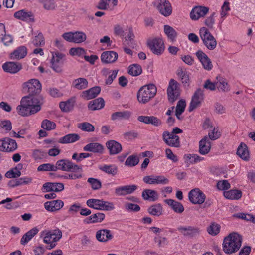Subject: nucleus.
<instances>
[{
	"label": "nucleus",
	"mask_w": 255,
	"mask_h": 255,
	"mask_svg": "<svg viewBox=\"0 0 255 255\" xmlns=\"http://www.w3.org/2000/svg\"><path fill=\"white\" fill-rule=\"evenodd\" d=\"M43 98L39 95H29L22 98L20 105L16 108L17 113L22 116L33 115L41 110Z\"/></svg>",
	"instance_id": "obj_1"
},
{
	"label": "nucleus",
	"mask_w": 255,
	"mask_h": 255,
	"mask_svg": "<svg viewBox=\"0 0 255 255\" xmlns=\"http://www.w3.org/2000/svg\"><path fill=\"white\" fill-rule=\"evenodd\" d=\"M40 237L43 242L46 244V249L51 250L54 248L57 243L62 237V231L58 228L53 229H45L40 232Z\"/></svg>",
	"instance_id": "obj_2"
},
{
	"label": "nucleus",
	"mask_w": 255,
	"mask_h": 255,
	"mask_svg": "<svg viewBox=\"0 0 255 255\" xmlns=\"http://www.w3.org/2000/svg\"><path fill=\"white\" fill-rule=\"evenodd\" d=\"M242 237L236 233L230 234L226 237L223 243V250L227 254L237 252L242 245Z\"/></svg>",
	"instance_id": "obj_3"
},
{
	"label": "nucleus",
	"mask_w": 255,
	"mask_h": 255,
	"mask_svg": "<svg viewBox=\"0 0 255 255\" xmlns=\"http://www.w3.org/2000/svg\"><path fill=\"white\" fill-rule=\"evenodd\" d=\"M157 89L154 84H149L141 87L137 93L139 102L145 104L148 102L156 95Z\"/></svg>",
	"instance_id": "obj_4"
},
{
	"label": "nucleus",
	"mask_w": 255,
	"mask_h": 255,
	"mask_svg": "<svg viewBox=\"0 0 255 255\" xmlns=\"http://www.w3.org/2000/svg\"><path fill=\"white\" fill-rule=\"evenodd\" d=\"M87 205L90 208L99 210L111 211L115 209L112 202L96 199H90L86 202Z\"/></svg>",
	"instance_id": "obj_5"
},
{
	"label": "nucleus",
	"mask_w": 255,
	"mask_h": 255,
	"mask_svg": "<svg viewBox=\"0 0 255 255\" xmlns=\"http://www.w3.org/2000/svg\"><path fill=\"white\" fill-rule=\"evenodd\" d=\"M200 36L204 45L209 50H214L217 45V41L214 36L206 27L200 29Z\"/></svg>",
	"instance_id": "obj_6"
},
{
	"label": "nucleus",
	"mask_w": 255,
	"mask_h": 255,
	"mask_svg": "<svg viewBox=\"0 0 255 255\" xmlns=\"http://www.w3.org/2000/svg\"><path fill=\"white\" fill-rule=\"evenodd\" d=\"M23 91L29 95H37L41 91V84L36 79H31L22 84Z\"/></svg>",
	"instance_id": "obj_7"
},
{
	"label": "nucleus",
	"mask_w": 255,
	"mask_h": 255,
	"mask_svg": "<svg viewBox=\"0 0 255 255\" xmlns=\"http://www.w3.org/2000/svg\"><path fill=\"white\" fill-rule=\"evenodd\" d=\"M55 171L60 170L63 171H76V170H80L82 171L81 166H78L72 161L67 159H61L58 160L55 164Z\"/></svg>",
	"instance_id": "obj_8"
},
{
	"label": "nucleus",
	"mask_w": 255,
	"mask_h": 255,
	"mask_svg": "<svg viewBox=\"0 0 255 255\" xmlns=\"http://www.w3.org/2000/svg\"><path fill=\"white\" fill-rule=\"evenodd\" d=\"M147 44L151 52L157 55H161L165 50V46L163 40L159 38L149 39Z\"/></svg>",
	"instance_id": "obj_9"
},
{
	"label": "nucleus",
	"mask_w": 255,
	"mask_h": 255,
	"mask_svg": "<svg viewBox=\"0 0 255 255\" xmlns=\"http://www.w3.org/2000/svg\"><path fill=\"white\" fill-rule=\"evenodd\" d=\"M168 100L173 103L179 97L180 89L179 84L173 79H170L167 90Z\"/></svg>",
	"instance_id": "obj_10"
},
{
	"label": "nucleus",
	"mask_w": 255,
	"mask_h": 255,
	"mask_svg": "<svg viewBox=\"0 0 255 255\" xmlns=\"http://www.w3.org/2000/svg\"><path fill=\"white\" fill-rule=\"evenodd\" d=\"M189 201L194 204H201L206 199L205 194L199 188L191 190L188 193Z\"/></svg>",
	"instance_id": "obj_11"
},
{
	"label": "nucleus",
	"mask_w": 255,
	"mask_h": 255,
	"mask_svg": "<svg viewBox=\"0 0 255 255\" xmlns=\"http://www.w3.org/2000/svg\"><path fill=\"white\" fill-rule=\"evenodd\" d=\"M177 230L184 236L191 238L199 236L201 233L200 228L196 226H180L178 227Z\"/></svg>",
	"instance_id": "obj_12"
},
{
	"label": "nucleus",
	"mask_w": 255,
	"mask_h": 255,
	"mask_svg": "<svg viewBox=\"0 0 255 255\" xmlns=\"http://www.w3.org/2000/svg\"><path fill=\"white\" fill-rule=\"evenodd\" d=\"M204 98V91L198 88L194 92L189 107V111L191 112L199 107Z\"/></svg>",
	"instance_id": "obj_13"
},
{
	"label": "nucleus",
	"mask_w": 255,
	"mask_h": 255,
	"mask_svg": "<svg viewBox=\"0 0 255 255\" xmlns=\"http://www.w3.org/2000/svg\"><path fill=\"white\" fill-rule=\"evenodd\" d=\"M157 9L165 16H169L172 12L171 5L167 0H159Z\"/></svg>",
	"instance_id": "obj_14"
},
{
	"label": "nucleus",
	"mask_w": 255,
	"mask_h": 255,
	"mask_svg": "<svg viewBox=\"0 0 255 255\" xmlns=\"http://www.w3.org/2000/svg\"><path fill=\"white\" fill-rule=\"evenodd\" d=\"M209 12V8L205 6H195L190 12V17L192 20H196L200 17H204Z\"/></svg>",
	"instance_id": "obj_15"
},
{
	"label": "nucleus",
	"mask_w": 255,
	"mask_h": 255,
	"mask_svg": "<svg viewBox=\"0 0 255 255\" xmlns=\"http://www.w3.org/2000/svg\"><path fill=\"white\" fill-rule=\"evenodd\" d=\"M196 55L205 70L209 71L212 69L213 65L212 62L204 52L201 50H198L196 53Z\"/></svg>",
	"instance_id": "obj_16"
},
{
	"label": "nucleus",
	"mask_w": 255,
	"mask_h": 255,
	"mask_svg": "<svg viewBox=\"0 0 255 255\" xmlns=\"http://www.w3.org/2000/svg\"><path fill=\"white\" fill-rule=\"evenodd\" d=\"M15 18L25 21H34V17L31 11H28L25 9L19 10L14 14Z\"/></svg>",
	"instance_id": "obj_17"
},
{
	"label": "nucleus",
	"mask_w": 255,
	"mask_h": 255,
	"mask_svg": "<svg viewBox=\"0 0 255 255\" xmlns=\"http://www.w3.org/2000/svg\"><path fill=\"white\" fill-rule=\"evenodd\" d=\"M137 189L135 185L119 186L115 188V193L117 196H125L132 193Z\"/></svg>",
	"instance_id": "obj_18"
},
{
	"label": "nucleus",
	"mask_w": 255,
	"mask_h": 255,
	"mask_svg": "<svg viewBox=\"0 0 255 255\" xmlns=\"http://www.w3.org/2000/svg\"><path fill=\"white\" fill-rule=\"evenodd\" d=\"M64 188V184L62 183L47 182L43 185L42 190L43 192H60Z\"/></svg>",
	"instance_id": "obj_19"
},
{
	"label": "nucleus",
	"mask_w": 255,
	"mask_h": 255,
	"mask_svg": "<svg viewBox=\"0 0 255 255\" xmlns=\"http://www.w3.org/2000/svg\"><path fill=\"white\" fill-rule=\"evenodd\" d=\"M3 70L8 73L15 74L22 69V65L19 62H7L2 65Z\"/></svg>",
	"instance_id": "obj_20"
},
{
	"label": "nucleus",
	"mask_w": 255,
	"mask_h": 255,
	"mask_svg": "<svg viewBox=\"0 0 255 255\" xmlns=\"http://www.w3.org/2000/svg\"><path fill=\"white\" fill-rule=\"evenodd\" d=\"M44 208L48 211L54 212L60 210L64 206V202L61 200H55L46 202Z\"/></svg>",
	"instance_id": "obj_21"
},
{
	"label": "nucleus",
	"mask_w": 255,
	"mask_h": 255,
	"mask_svg": "<svg viewBox=\"0 0 255 255\" xmlns=\"http://www.w3.org/2000/svg\"><path fill=\"white\" fill-rule=\"evenodd\" d=\"M137 120L146 124H151L155 127H158L162 124L159 118L153 116H140L137 118Z\"/></svg>",
	"instance_id": "obj_22"
},
{
	"label": "nucleus",
	"mask_w": 255,
	"mask_h": 255,
	"mask_svg": "<svg viewBox=\"0 0 255 255\" xmlns=\"http://www.w3.org/2000/svg\"><path fill=\"white\" fill-rule=\"evenodd\" d=\"M118 54L113 51H107L103 52L101 59L103 63H111L115 62L118 58Z\"/></svg>",
	"instance_id": "obj_23"
},
{
	"label": "nucleus",
	"mask_w": 255,
	"mask_h": 255,
	"mask_svg": "<svg viewBox=\"0 0 255 255\" xmlns=\"http://www.w3.org/2000/svg\"><path fill=\"white\" fill-rule=\"evenodd\" d=\"M211 149V142L207 136L204 137L199 142V152L202 155L208 154Z\"/></svg>",
	"instance_id": "obj_24"
},
{
	"label": "nucleus",
	"mask_w": 255,
	"mask_h": 255,
	"mask_svg": "<svg viewBox=\"0 0 255 255\" xmlns=\"http://www.w3.org/2000/svg\"><path fill=\"white\" fill-rule=\"evenodd\" d=\"M164 202L177 214H181L184 211V207L183 205L179 202L171 199H166L164 200Z\"/></svg>",
	"instance_id": "obj_25"
},
{
	"label": "nucleus",
	"mask_w": 255,
	"mask_h": 255,
	"mask_svg": "<svg viewBox=\"0 0 255 255\" xmlns=\"http://www.w3.org/2000/svg\"><path fill=\"white\" fill-rule=\"evenodd\" d=\"M97 240L101 242H106L113 238L111 231L107 229H102L97 231L96 234Z\"/></svg>",
	"instance_id": "obj_26"
},
{
	"label": "nucleus",
	"mask_w": 255,
	"mask_h": 255,
	"mask_svg": "<svg viewBox=\"0 0 255 255\" xmlns=\"http://www.w3.org/2000/svg\"><path fill=\"white\" fill-rule=\"evenodd\" d=\"M83 150L85 151L101 154L103 152L104 147L99 143L93 142L85 145L83 147Z\"/></svg>",
	"instance_id": "obj_27"
},
{
	"label": "nucleus",
	"mask_w": 255,
	"mask_h": 255,
	"mask_svg": "<svg viewBox=\"0 0 255 255\" xmlns=\"http://www.w3.org/2000/svg\"><path fill=\"white\" fill-rule=\"evenodd\" d=\"M101 88L99 86L92 87L87 90L83 91L82 97L86 100H89L96 97L100 92Z\"/></svg>",
	"instance_id": "obj_28"
},
{
	"label": "nucleus",
	"mask_w": 255,
	"mask_h": 255,
	"mask_svg": "<svg viewBox=\"0 0 255 255\" xmlns=\"http://www.w3.org/2000/svg\"><path fill=\"white\" fill-rule=\"evenodd\" d=\"M27 55V49L25 46H20L11 53L10 58L13 60H19L23 58Z\"/></svg>",
	"instance_id": "obj_29"
},
{
	"label": "nucleus",
	"mask_w": 255,
	"mask_h": 255,
	"mask_svg": "<svg viewBox=\"0 0 255 255\" xmlns=\"http://www.w3.org/2000/svg\"><path fill=\"white\" fill-rule=\"evenodd\" d=\"M39 232V229L35 227L25 233L20 240V244L22 245H26Z\"/></svg>",
	"instance_id": "obj_30"
},
{
	"label": "nucleus",
	"mask_w": 255,
	"mask_h": 255,
	"mask_svg": "<svg viewBox=\"0 0 255 255\" xmlns=\"http://www.w3.org/2000/svg\"><path fill=\"white\" fill-rule=\"evenodd\" d=\"M17 148V144L15 140L8 137L4 138V149H1L2 151L12 152Z\"/></svg>",
	"instance_id": "obj_31"
},
{
	"label": "nucleus",
	"mask_w": 255,
	"mask_h": 255,
	"mask_svg": "<svg viewBox=\"0 0 255 255\" xmlns=\"http://www.w3.org/2000/svg\"><path fill=\"white\" fill-rule=\"evenodd\" d=\"M237 154L245 161L249 160V151L247 145L244 143L242 142L240 143L237 151Z\"/></svg>",
	"instance_id": "obj_32"
},
{
	"label": "nucleus",
	"mask_w": 255,
	"mask_h": 255,
	"mask_svg": "<svg viewBox=\"0 0 255 255\" xmlns=\"http://www.w3.org/2000/svg\"><path fill=\"white\" fill-rule=\"evenodd\" d=\"M106 146L111 155L117 154L122 150L121 144L115 140L108 141Z\"/></svg>",
	"instance_id": "obj_33"
},
{
	"label": "nucleus",
	"mask_w": 255,
	"mask_h": 255,
	"mask_svg": "<svg viewBox=\"0 0 255 255\" xmlns=\"http://www.w3.org/2000/svg\"><path fill=\"white\" fill-rule=\"evenodd\" d=\"M142 197L145 200L154 202L158 200L159 196L155 190L145 189L142 193Z\"/></svg>",
	"instance_id": "obj_34"
},
{
	"label": "nucleus",
	"mask_w": 255,
	"mask_h": 255,
	"mask_svg": "<svg viewBox=\"0 0 255 255\" xmlns=\"http://www.w3.org/2000/svg\"><path fill=\"white\" fill-rule=\"evenodd\" d=\"M105 105V102L102 98H98L90 101L88 108L92 111L98 110L103 108Z\"/></svg>",
	"instance_id": "obj_35"
},
{
	"label": "nucleus",
	"mask_w": 255,
	"mask_h": 255,
	"mask_svg": "<svg viewBox=\"0 0 255 255\" xmlns=\"http://www.w3.org/2000/svg\"><path fill=\"white\" fill-rule=\"evenodd\" d=\"M80 139V136L76 133H70L60 138L58 142L62 144H68L75 142Z\"/></svg>",
	"instance_id": "obj_36"
},
{
	"label": "nucleus",
	"mask_w": 255,
	"mask_h": 255,
	"mask_svg": "<svg viewBox=\"0 0 255 255\" xmlns=\"http://www.w3.org/2000/svg\"><path fill=\"white\" fill-rule=\"evenodd\" d=\"M177 74L180 78L183 85L185 87H188L190 83V79L187 71L180 67L177 70Z\"/></svg>",
	"instance_id": "obj_37"
},
{
	"label": "nucleus",
	"mask_w": 255,
	"mask_h": 255,
	"mask_svg": "<svg viewBox=\"0 0 255 255\" xmlns=\"http://www.w3.org/2000/svg\"><path fill=\"white\" fill-rule=\"evenodd\" d=\"M105 217V214L99 212L92 214L88 218L85 219L84 222L87 224L101 222Z\"/></svg>",
	"instance_id": "obj_38"
},
{
	"label": "nucleus",
	"mask_w": 255,
	"mask_h": 255,
	"mask_svg": "<svg viewBox=\"0 0 255 255\" xmlns=\"http://www.w3.org/2000/svg\"><path fill=\"white\" fill-rule=\"evenodd\" d=\"M148 213L153 216H160L163 214V209L160 204H156L150 206L148 208Z\"/></svg>",
	"instance_id": "obj_39"
},
{
	"label": "nucleus",
	"mask_w": 255,
	"mask_h": 255,
	"mask_svg": "<svg viewBox=\"0 0 255 255\" xmlns=\"http://www.w3.org/2000/svg\"><path fill=\"white\" fill-rule=\"evenodd\" d=\"M242 192L238 190H230L224 192V197L229 199L238 200L242 197Z\"/></svg>",
	"instance_id": "obj_40"
},
{
	"label": "nucleus",
	"mask_w": 255,
	"mask_h": 255,
	"mask_svg": "<svg viewBox=\"0 0 255 255\" xmlns=\"http://www.w3.org/2000/svg\"><path fill=\"white\" fill-rule=\"evenodd\" d=\"M74 103L75 100L73 99H70L65 102H61L59 103V107L63 112H69L73 109Z\"/></svg>",
	"instance_id": "obj_41"
},
{
	"label": "nucleus",
	"mask_w": 255,
	"mask_h": 255,
	"mask_svg": "<svg viewBox=\"0 0 255 255\" xmlns=\"http://www.w3.org/2000/svg\"><path fill=\"white\" fill-rule=\"evenodd\" d=\"M131 115L130 112L125 111L122 112H116L111 115V119L113 121L116 120H127Z\"/></svg>",
	"instance_id": "obj_42"
},
{
	"label": "nucleus",
	"mask_w": 255,
	"mask_h": 255,
	"mask_svg": "<svg viewBox=\"0 0 255 255\" xmlns=\"http://www.w3.org/2000/svg\"><path fill=\"white\" fill-rule=\"evenodd\" d=\"M111 3L113 6L117 4V0H100L97 7L101 10H107L110 8Z\"/></svg>",
	"instance_id": "obj_43"
},
{
	"label": "nucleus",
	"mask_w": 255,
	"mask_h": 255,
	"mask_svg": "<svg viewBox=\"0 0 255 255\" xmlns=\"http://www.w3.org/2000/svg\"><path fill=\"white\" fill-rule=\"evenodd\" d=\"M142 72L141 66L137 64H133L130 65L128 68V73L133 76H137Z\"/></svg>",
	"instance_id": "obj_44"
},
{
	"label": "nucleus",
	"mask_w": 255,
	"mask_h": 255,
	"mask_svg": "<svg viewBox=\"0 0 255 255\" xmlns=\"http://www.w3.org/2000/svg\"><path fill=\"white\" fill-rule=\"evenodd\" d=\"M99 169L101 171L112 176H115L118 172V168L115 165H104L99 167Z\"/></svg>",
	"instance_id": "obj_45"
},
{
	"label": "nucleus",
	"mask_w": 255,
	"mask_h": 255,
	"mask_svg": "<svg viewBox=\"0 0 255 255\" xmlns=\"http://www.w3.org/2000/svg\"><path fill=\"white\" fill-rule=\"evenodd\" d=\"M88 81L84 78H79L73 81L74 87L78 90L85 89L88 86Z\"/></svg>",
	"instance_id": "obj_46"
},
{
	"label": "nucleus",
	"mask_w": 255,
	"mask_h": 255,
	"mask_svg": "<svg viewBox=\"0 0 255 255\" xmlns=\"http://www.w3.org/2000/svg\"><path fill=\"white\" fill-rule=\"evenodd\" d=\"M217 79L218 81V82L217 83V87L219 90L224 92L229 91L230 86L226 79L221 77H217Z\"/></svg>",
	"instance_id": "obj_47"
},
{
	"label": "nucleus",
	"mask_w": 255,
	"mask_h": 255,
	"mask_svg": "<svg viewBox=\"0 0 255 255\" xmlns=\"http://www.w3.org/2000/svg\"><path fill=\"white\" fill-rule=\"evenodd\" d=\"M164 30L168 38L172 41H174L177 36V32L175 29L169 25H164Z\"/></svg>",
	"instance_id": "obj_48"
},
{
	"label": "nucleus",
	"mask_w": 255,
	"mask_h": 255,
	"mask_svg": "<svg viewBox=\"0 0 255 255\" xmlns=\"http://www.w3.org/2000/svg\"><path fill=\"white\" fill-rule=\"evenodd\" d=\"M184 159H185L186 162L189 160L190 163L193 164L203 160L204 158L196 154H189L184 156Z\"/></svg>",
	"instance_id": "obj_49"
},
{
	"label": "nucleus",
	"mask_w": 255,
	"mask_h": 255,
	"mask_svg": "<svg viewBox=\"0 0 255 255\" xmlns=\"http://www.w3.org/2000/svg\"><path fill=\"white\" fill-rule=\"evenodd\" d=\"M86 39V34L82 32H75L73 33V42L80 43Z\"/></svg>",
	"instance_id": "obj_50"
},
{
	"label": "nucleus",
	"mask_w": 255,
	"mask_h": 255,
	"mask_svg": "<svg viewBox=\"0 0 255 255\" xmlns=\"http://www.w3.org/2000/svg\"><path fill=\"white\" fill-rule=\"evenodd\" d=\"M41 127L46 130H51L54 129L56 128V124L54 122L45 119L41 123Z\"/></svg>",
	"instance_id": "obj_51"
},
{
	"label": "nucleus",
	"mask_w": 255,
	"mask_h": 255,
	"mask_svg": "<svg viewBox=\"0 0 255 255\" xmlns=\"http://www.w3.org/2000/svg\"><path fill=\"white\" fill-rule=\"evenodd\" d=\"M71 172L73 173L67 174L65 175H62L61 177L66 179L75 180L77 179L80 178L82 177V171H81L80 170H76V171Z\"/></svg>",
	"instance_id": "obj_52"
},
{
	"label": "nucleus",
	"mask_w": 255,
	"mask_h": 255,
	"mask_svg": "<svg viewBox=\"0 0 255 255\" xmlns=\"http://www.w3.org/2000/svg\"><path fill=\"white\" fill-rule=\"evenodd\" d=\"M78 127L82 131L89 132H93L95 129L94 126L88 122L80 123L79 124Z\"/></svg>",
	"instance_id": "obj_53"
},
{
	"label": "nucleus",
	"mask_w": 255,
	"mask_h": 255,
	"mask_svg": "<svg viewBox=\"0 0 255 255\" xmlns=\"http://www.w3.org/2000/svg\"><path fill=\"white\" fill-rule=\"evenodd\" d=\"M55 165L50 163H44L39 165L37 168L38 171H55Z\"/></svg>",
	"instance_id": "obj_54"
},
{
	"label": "nucleus",
	"mask_w": 255,
	"mask_h": 255,
	"mask_svg": "<svg viewBox=\"0 0 255 255\" xmlns=\"http://www.w3.org/2000/svg\"><path fill=\"white\" fill-rule=\"evenodd\" d=\"M139 162V159L135 155L129 156L126 160L125 164L126 166L133 167L137 165Z\"/></svg>",
	"instance_id": "obj_55"
},
{
	"label": "nucleus",
	"mask_w": 255,
	"mask_h": 255,
	"mask_svg": "<svg viewBox=\"0 0 255 255\" xmlns=\"http://www.w3.org/2000/svg\"><path fill=\"white\" fill-rule=\"evenodd\" d=\"M154 241L157 244L158 247H164L167 245L168 241L167 238L160 236H156L154 238Z\"/></svg>",
	"instance_id": "obj_56"
},
{
	"label": "nucleus",
	"mask_w": 255,
	"mask_h": 255,
	"mask_svg": "<svg viewBox=\"0 0 255 255\" xmlns=\"http://www.w3.org/2000/svg\"><path fill=\"white\" fill-rule=\"evenodd\" d=\"M220 229V226L219 225L212 223L207 228V232L209 234L212 236H215L219 233Z\"/></svg>",
	"instance_id": "obj_57"
},
{
	"label": "nucleus",
	"mask_w": 255,
	"mask_h": 255,
	"mask_svg": "<svg viewBox=\"0 0 255 255\" xmlns=\"http://www.w3.org/2000/svg\"><path fill=\"white\" fill-rule=\"evenodd\" d=\"M87 181L91 184L92 188L94 190H98L101 187V182L97 179L89 178Z\"/></svg>",
	"instance_id": "obj_58"
},
{
	"label": "nucleus",
	"mask_w": 255,
	"mask_h": 255,
	"mask_svg": "<svg viewBox=\"0 0 255 255\" xmlns=\"http://www.w3.org/2000/svg\"><path fill=\"white\" fill-rule=\"evenodd\" d=\"M0 128L4 129L6 132L12 129V124L9 120L0 121Z\"/></svg>",
	"instance_id": "obj_59"
},
{
	"label": "nucleus",
	"mask_w": 255,
	"mask_h": 255,
	"mask_svg": "<svg viewBox=\"0 0 255 255\" xmlns=\"http://www.w3.org/2000/svg\"><path fill=\"white\" fill-rule=\"evenodd\" d=\"M164 142L169 146L175 147H179L180 146V139L179 136H175L174 138L171 140H167Z\"/></svg>",
	"instance_id": "obj_60"
},
{
	"label": "nucleus",
	"mask_w": 255,
	"mask_h": 255,
	"mask_svg": "<svg viewBox=\"0 0 255 255\" xmlns=\"http://www.w3.org/2000/svg\"><path fill=\"white\" fill-rule=\"evenodd\" d=\"M186 107V102L184 100H179L176 107L175 112L177 113L178 115H181L182 113L184 111Z\"/></svg>",
	"instance_id": "obj_61"
},
{
	"label": "nucleus",
	"mask_w": 255,
	"mask_h": 255,
	"mask_svg": "<svg viewBox=\"0 0 255 255\" xmlns=\"http://www.w3.org/2000/svg\"><path fill=\"white\" fill-rule=\"evenodd\" d=\"M169 180L164 176H154L155 184H163L165 185L168 184Z\"/></svg>",
	"instance_id": "obj_62"
},
{
	"label": "nucleus",
	"mask_w": 255,
	"mask_h": 255,
	"mask_svg": "<svg viewBox=\"0 0 255 255\" xmlns=\"http://www.w3.org/2000/svg\"><path fill=\"white\" fill-rule=\"evenodd\" d=\"M21 175L20 171L15 170L14 168H12L5 173V177L8 178H15L19 177Z\"/></svg>",
	"instance_id": "obj_63"
},
{
	"label": "nucleus",
	"mask_w": 255,
	"mask_h": 255,
	"mask_svg": "<svg viewBox=\"0 0 255 255\" xmlns=\"http://www.w3.org/2000/svg\"><path fill=\"white\" fill-rule=\"evenodd\" d=\"M32 43L35 46H41L44 45V40L43 35L40 33L35 36L32 41Z\"/></svg>",
	"instance_id": "obj_64"
}]
</instances>
